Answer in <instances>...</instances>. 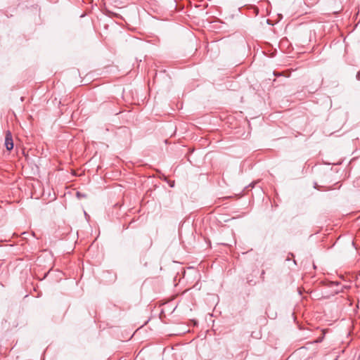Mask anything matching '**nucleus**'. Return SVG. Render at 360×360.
Segmentation results:
<instances>
[{
	"label": "nucleus",
	"mask_w": 360,
	"mask_h": 360,
	"mask_svg": "<svg viewBox=\"0 0 360 360\" xmlns=\"http://www.w3.org/2000/svg\"><path fill=\"white\" fill-rule=\"evenodd\" d=\"M141 242H142V250H146L148 249H149L151 245H152V240L150 237H145L143 238H142L141 240Z\"/></svg>",
	"instance_id": "f03ea898"
},
{
	"label": "nucleus",
	"mask_w": 360,
	"mask_h": 360,
	"mask_svg": "<svg viewBox=\"0 0 360 360\" xmlns=\"http://www.w3.org/2000/svg\"><path fill=\"white\" fill-rule=\"evenodd\" d=\"M77 196L78 197V198H86V195L84 193H82L80 192H77Z\"/></svg>",
	"instance_id": "7ed1b4c3"
},
{
	"label": "nucleus",
	"mask_w": 360,
	"mask_h": 360,
	"mask_svg": "<svg viewBox=\"0 0 360 360\" xmlns=\"http://www.w3.org/2000/svg\"><path fill=\"white\" fill-rule=\"evenodd\" d=\"M5 146L8 150L13 148V141L12 134L10 131H7L5 136Z\"/></svg>",
	"instance_id": "f257e3e1"
},
{
	"label": "nucleus",
	"mask_w": 360,
	"mask_h": 360,
	"mask_svg": "<svg viewBox=\"0 0 360 360\" xmlns=\"http://www.w3.org/2000/svg\"><path fill=\"white\" fill-rule=\"evenodd\" d=\"M264 274H265V271L262 270V272H261V276H260L262 281H264Z\"/></svg>",
	"instance_id": "20e7f679"
}]
</instances>
